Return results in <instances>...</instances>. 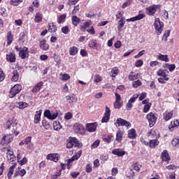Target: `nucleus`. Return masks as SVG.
<instances>
[{"label":"nucleus","instance_id":"1","mask_svg":"<svg viewBox=\"0 0 179 179\" xmlns=\"http://www.w3.org/2000/svg\"><path fill=\"white\" fill-rule=\"evenodd\" d=\"M12 122H13L11 120H8L4 124V128L6 129H11V134H14L15 136H17V135H19V131H16V129H17L16 124L12 125Z\"/></svg>","mask_w":179,"mask_h":179},{"label":"nucleus","instance_id":"2","mask_svg":"<svg viewBox=\"0 0 179 179\" xmlns=\"http://www.w3.org/2000/svg\"><path fill=\"white\" fill-rule=\"evenodd\" d=\"M73 146L74 148H80V146H82V144H80L79 141L75 137L69 138L66 148L71 149V148H73Z\"/></svg>","mask_w":179,"mask_h":179},{"label":"nucleus","instance_id":"3","mask_svg":"<svg viewBox=\"0 0 179 179\" xmlns=\"http://www.w3.org/2000/svg\"><path fill=\"white\" fill-rule=\"evenodd\" d=\"M20 90H22V85L19 84L15 85L10 90L9 97H10V99H13L16 94L20 93Z\"/></svg>","mask_w":179,"mask_h":179},{"label":"nucleus","instance_id":"4","mask_svg":"<svg viewBox=\"0 0 179 179\" xmlns=\"http://www.w3.org/2000/svg\"><path fill=\"white\" fill-rule=\"evenodd\" d=\"M154 27L155 30H157V34H162V31H163V22H160V19L155 18Z\"/></svg>","mask_w":179,"mask_h":179},{"label":"nucleus","instance_id":"5","mask_svg":"<svg viewBox=\"0 0 179 179\" xmlns=\"http://www.w3.org/2000/svg\"><path fill=\"white\" fill-rule=\"evenodd\" d=\"M73 128V131L76 132V134H80L81 135L85 134V127H83V124L80 123H75Z\"/></svg>","mask_w":179,"mask_h":179},{"label":"nucleus","instance_id":"6","mask_svg":"<svg viewBox=\"0 0 179 179\" xmlns=\"http://www.w3.org/2000/svg\"><path fill=\"white\" fill-rule=\"evenodd\" d=\"M12 141H13V136H12V134H8L3 137L1 141V143L3 146H6L7 145H9V143H10Z\"/></svg>","mask_w":179,"mask_h":179},{"label":"nucleus","instance_id":"7","mask_svg":"<svg viewBox=\"0 0 179 179\" xmlns=\"http://www.w3.org/2000/svg\"><path fill=\"white\" fill-rule=\"evenodd\" d=\"M147 120L149 122L150 127H152L155 125V124H156L157 117H156V115H155V113H150L148 115H147Z\"/></svg>","mask_w":179,"mask_h":179},{"label":"nucleus","instance_id":"8","mask_svg":"<svg viewBox=\"0 0 179 179\" xmlns=\"http://www.w3.org/2000/svg\"><path fill=\"white\" fill-rule=\"evenodd\" d=\"M116 124H117L118 127H127V128H131V123L122 118L117 119Z\"/></svg>","mask_w":179,"mask_h":179},{"label":"nucleus","instance_id":"9","mask_svg":"<svg viewBox=\"0 0 179 179\" xmlns=\"http://www.w3.org/2000/svg\"><path fill=\"white\" fill-rule=\"evenodd\" d=\"M157 75L158 76H161L162 78H163V79L164 80H169V71H167L166 69H159L157 72Z\"/></svg>","mask_w":179,"mask_h":179},{"label":"nucleus","instance_id":"10","mask_svg":"<svg viewBox=\"0 0 179 179\" xmlns=\"http://www.w3.org/2000/svg\"><path fill=\"white\" fill-rule=\"evenodd\" d=\"M44 117L48 118V120H55L58 117V113H51L50 110H46L44 112Z\"/></svg>","mask_w":179,"mask_h":179},{"label":"nucleus","instance_id":"11","mask_svg":"<svg viewBox=\"0 0 179 179\" xmlns=\"http://www.w3.org/2000/svg\"><path fill=\"white\" fill-rule=\"evenodd\" d=\"M85 129L88 132H94L97 129V122L87 123L85 126Z\"/></svg>","mask_w":179,"mask_h":179},{"label":"nucleus","instance_id":"12","mask_svg":"<svg viewBox=\"0 0 179 179\" xmlns=\"http://www.w3.org/2000/svg\"><path fill=\"white\" fill-rule=\"evenodd\" d=\"M111 110H110V108H108V106H106V111L104 113V116L102 117L101 122H108Z\"/></svg>","mask_w":179,"mask_h":179},{"label":"nucleus","instance_id":"13","mask_svg":"<svg viewBox=\"0 0 179 179\" xmlns=\"http://www.w3.org/2000/svg\"><path fill=\"white\" fill-rule=\"evenodd\" d=\"M19 57H20L22 59L29 58V49L27 47H24L22 50L19 52Z\"/></svg>","mask_w":179,"mask_h":179},{"label":"nucleus","instance_id":"14","mask_svg":"<svg viewBox=\"0 0 179 179\" xmlns=\"http://www.w3.org/2000/svg\"><path fill=\"white\" fill-rule=\"evenodd\" d=\"M26 176V169L22 168H17L15 169V172L14 173V177L16 178L17 177H24Z\"/></svg>","mask_w":179,"mask_h":179},{"label":"nucleus","instance_id":"15","mask_svg":"<svg viewBox=\"0 0 179 179\" xmlns=\"http://www.w3.org/2000/svg\"><path fill=\"white\" fill-rule=\"evenodd\" d=\"M66 100L68 101V103H69V104H72L78 101V98L76 97V95L72 94L71 95L66 96Z\"/></svg>","mask_w":179,"mask_h":179},{"label":"nucleus","instance_id":"16","mask_svg":"<svg viewBox=\"0 0 179 179\" xmlns=\"http://www.w3.org/2000/svg\"><path fill=\"white\" fill-rule=\"evenodd\" d=\"M39 47L43 51H48L50 45L47 44L45 40L39 41Z\"/></svg>","mask_w":179,"mask_h":179},{"label":"nucleus","instance_id":"17","mask_svg":"<svg viewBox=\"0 0 179 179\" xmlns=\"http://www.w3.org/2000/svg\"><path fill=\"white\" fill-rule=\"evenodd\" d=\"M156 9H157V5L150 6L148 8H147L148 15H150V16H153L155 13H156Z\"/></svg>","mask_w":179,"mask_h":179},{"label":"nucleus","instance_id":"18","mask_svg":"<svg viewBox=\"0 0 179 179\" xmlns=\"http://www.w3.org/2000/svg\"><path fill=\"white\" fill-rule=\"evenodd\" d=\"M6 59L8 62H16V55L14 52H10L6 55Z\"/></svg>","mask_w":179,"mask_h":179},{"label":"nucleus","instance_id":"19","mask_svg":"<svg viewBox=\"0 0 179 179\" xmlns=\"http://www.w3.org/2000/svg\"><path fill=\"white\" fill-rule=\"evenodd\" d=\"M44 85V83L43 82H39L33 88V90H31V92L33 93H38V92H40V90H41V87H43V85Z\"/></svg>","mask_w":179,"mask_h":179},{"label":"nucleus","instance_id":"20","mask_svg":"<svg viewBox=\"0 0 179 179\" xmlns=\"http://www.w3.org/2000/svg\"><path fill=\"white\" fill-rule=\"evenodd\" d=\"M17 80H19V72L17 70H14L11 73V81L17 82Z\"/></svg>","mask_w":179,"mask_h":179},{"label":"nucleus","instance_id":"21","mask_svg":"<svg viewBox=\"0 0 179 179\" xmlns=\"http://www.w3.org/2000/svg\"><path fill=\"white\" fill-rule=\"evenodd\" d=\"M179 125V120H175L173 122H171V124L169 126V131H174V128H177Z\"/></svg>","mask_w":179,"mask_h":179},{"label":"nucleus","instance_id":"22","mask_svg":"<svg viewBox=\"0 0 179 179\" xmlns=\"http://www.w3.org/2000/svg\"><path fill=\"white\" fill-rule=\"evenodd\" d=\"M145 17V15L143 14H139L137 16L133 17L130 19H127V22H136V20H142Z\"/></svg>","mask_w":179,"mask_h":179},{"label":"nucleus","instance_id":"23","mask_svg":"<svg viewBox=\"0 0 179 179\" xmlns=\"http://www.w3.org/2000/svg\"><path fill=\"white\" fill-rule=\"evenodd\" d=\"M47 159L51 160L52 162H58V154H48L47 155Z\"/></svg>","mask_w":179,"mask_h":179},{"label":"nucleus","instance_id":"24","mask_svg":"<svg viewBox=\"0 0 179 179\" xmlns=\"http://www.w3.org/2000/svg\"><path fill=\"white\" fill-rule=\"evenodd\" d=\"M124 24H125V17H122L118 22L117 29L119 32L122 31Z\"/></svg>","mask_w":179,"mask_h":179},{"label":"nucleus","instance_id":"25","mask_svg":"<svg viewBox=\"0 0 179 179\" xmlns=\"http://www.w3.org/2000/svg\"><path fill=\"white\" fill-rule=\"evenodd\" d=\"M113 155H115L116 156H124L125 155V151L121 150V149H113L112 150Z\"/></svg>","mask_w":179,"mask_h":179},{"label":"nucleus","instance_id":"26","mask_svg":"<svg viewBox=\"0 0 179 179\" xmlns=\"http://www.w3.org/2000/svg\"><path fill=\"white\" fill-rule=\"evenodd\" d=\"M157 59L159 61H164V62H169V56L167 55H162V53H159L157 55Z\"/></svg>","mask_w":179,"mask_h":179},{"label":"nucleus","instance_id":"27","mask_svg":"<svg viewBox=\"0 0 179 179\" xmlns=\"http://www.w3.org/2000/svg\"><path fill=\"white\" fill-rule=\"evenodd\" d=\"M162 159L163 162H169L170 161V156H169V152L167 150H164L162 153Z\"/></svg>","mask_w":179,"mask_h":179},{"label":"nucleus","instance_id":"28","mask_svg":"<svg viewBox=\"0 0 179 179\" xmlns=\"http://www.w3.org/2000/svg\"><path fill=\"white\" fill-rule=\"evenodd\" d=\"M158 145H159V141L157 139L152 138V140H150V143H149L150 148H155Z\"/></svg>","mask_w":179,"mask_h":179},{"label":"nucleus","instance_id":"29","mask_svg":"<svg viewBox=\"0 0 179 179\" xmlns=\"http://www.w3.org/2000/svg\"><path fill=\"white\" fill-rule=\"evenodd\" d=\"M59 79L60 80H64V81L69 80V79H71V76H69V74L68 73H61L59 74Z\"/></svg>","mask_w":179,"mask_h":179},{"label":"nucleus","instance_id":"30","mask_svg":"<svg viewBox=\"0 0 179 179\" xmlns=\"http://www.w3.org/2000/svg\"><path fill=\"white\" fill-rule=\"evenodd\" d=\"M25 145H27V148L31 149L33 148V144H31V137L29 136L24 139Z\"/></svg>","mask_w":179,"mask_h":179},{"label":"nucleus","instance_id":"31","mask_svg":"<svg viewBox=\"0 0 179 179\" xmlns=\"http://www.w3.org/2000/svg\"><path fill=\"white\" fill-rule=\"evenodd\" d=\"M42 21H43V14L40 13H36L35 15L34 22L36 23H40Z\"/></svg>","mask_w":179,"mask_h":179},{"label":"nucleus","instance_id":"32","mask_svg":"<svg viewBox=\"0 0 179 179\" xmlns=\"http://www.w3.org/2000/svg\"><path fill=\"white\" fill-rule=\"evenodd\" d=\"M80 153H81L80 151H79L78 154L73 156L71 159H69L67 162L68 166H69V164H71L72 162H75V160H78V159L80 157Z\"/></svg>","mask_w":179,"mask_h":179},{"label":"nucleus","instance_id":"33","mask_svg":"<svg viewBox=\"0 0 179 179\" xmlns=\"http://www.w3.org/2000/svg\"><path fill=\"white\" fill-rule=\"evenodd\" d=\"M128 137L130 139H135V138H136V131H135V129H131L129 131Z\"/></svg>","mask_w":179,"mask_h":179},{"label":"nucleus","instance_id":"34","mask_svg":"<svg viewBox=\"0 0 179 179\" xmlns=\"http://www.w3.org/2000/svg\"><path fill=\"white\" fill-rule=\"evenodd\" d=\"M138 73H135V72H131L129 74V80H135L136 79H138Z\"/></svg>","mask_w":179,"mask_h":179},{"label":"nucleus","instance_id":"35","mask_svg":"<svg viewBox=\"0 0 179 179\" xmlns=\"http://www.w3.org/2000/svg\"><path fill=\"white\" fill-rule=\"evenodd\" d=\"M123 136H124V132L119 130L116 134L117 142H122Z\"/></svg>","mask_w":179,"mask_h":179},{"label":"nucleus","instance_id":"36","mask_svg":"<svg viewBox=\"0 0 179 179\" xmlns=\"http://www.w3.org/2000/svg\"><path fill=\"white\" fill-rule=\"evenodd\" d=\"M103 142H107V143H110L111 141H114V136L111 135L104 136L103 137Z\"/></svg>","mask_w":179,"mask_h":179},{"label":"nucleus","instance_id":"37","mask_svg":"<svg viewBox=\"0 0 179 179\" xmlns=\"http://www.w3.org/2000/svg\"><path fill=\"white\" fill-rule=\"evenodd\" d=\"M42 110H39L38 113L34 116V124H38L41 120Z\"/></svg>","mask_w":179,"mask_h":179},{"label":"nucleus","instance_id":"38","mask_svg":"<svg viewBox=\"0 0 179 179\" xmlns=\"http://www.w3.org/2000/svg\"><path fill=\"white\" fill-rule=\"evenodd\" d=\"M148 136L149 139H156V138H157L156 136V132L153 129L149 130L148 133Z\"/></svg>","mask_w":179,"mask_h":179},{"label":"nucleus","instance_id":"39","mask_svg":"<svg viewBox=\"0 0 179 179\" xmlns=\"http://www.w3.org/2000/svg\"><path fill=\"white\" fill-rule=\"evenodd\" d=\"M173 117V112H165L164 113V120L165 121H169V120H171Z\"/></svg>","mask_w":179,"mask_h":179},{"label":"nucleus","instance_id":"40","mask_svg":"<svg viewBox=\"0 0 179 179\" xmlns=\"http://www.w3.org/2000/svg\"><path fill=\"white\" fill-rule=\"evenodd\" d=\"M71 22L73 26H78V24H79V23L80 22V19H79V17H77L76 15H73L71 17Z\"/></svg>","mask_w":179,"mask_h":179},{"label":"nucleus","instance_id":"41","mask_svg":"<svg viewBox=\"0 0 179 179\" xmlns=\"http://www.w3.org/2000/svg\"><path fill=\"white\" fill-rule=\"evenodd\" d=\"M7 44L8 45H10V44H12V41H13V35H12V33L10 31H8L7 33Z\"/></svg>","mask_w":179,"mask_h":179},{"label":"nucleus","instance_id":"42","mask_svg":"<svg viewBox=\"0 0 179 179\" xmlns=\"http://www.w3.org/2000/svg\"><path fill=\"white\" fill-rule=\"evenodd\" d=\"M78 48L76 46H72L70 48L69 54L70 55H76L78 54Z\"/></svg>","mask_w":179,"mask_h":179},{"label":"nucleus","instance_id":"43","mask_svg":"<svg viewBox=\"0 0 179 179\" xmlns=\"http://www.w3.org/2000/svg\"><path fill=\"white\" fill-rule=\"evenodd\" d=\"M53 128L55 131H59L62 128V126L61 125V123L59 122L55 121L53 122Z\"/></svg>","mask_w":179,"mask_h":179},{"label":"nucleus","instance_id":"44","mask_svg":"<svg viewBox=\"0 0 179 179\" xmlns=\"http://www.w3.org/2000/svg\"><path fill=\"white\" fill-rule=\"evenodd\" d=\"M17 106L19 108L23 109V108H26L27 107H28L29 104L26 102L21 101L20 103H17Z\"/></svg>","mask_w":179,"mask_h":179},{"label":"nucleus","instance_id":"45","mask_svg":"<svg viewBox=\"0 0 179 179\" xmlns=\"http://www.w3.org/2000/svg\"><path fill=\"white\" fill-rule=\"evenodd\" d=\"M48 30L50 33H55L57 31V27L54 25V23H50Z\"/></svg>","mask_w":179,"mask_h":179},{"label":"nucleus","instance_id":"46","mask_svg":"<svg viewBox=\"0 0 179 179\" xmlns=\"http://www.w3.org/2000/svg\"><path fill=\"white\" fill-rule=\"evenodd\" d=\"M132 86L134 88L139 87V86H142V82H141V80H139L134 81L132 83Z\"/></svg>","mask_w":179,"mask_h":179},{"label":"nucleus","instance_id":"47","mask_svg":"<svg viewBox=\"0 0 179 179\" xmlns=\"http://www.w3.org/2000/svg\"><path fill=\"white\" fill-rule=\"evenodd\" d=\"M133 169L136 171H140L141 169H142V165L139 163H136L133 165Z\"/></svg>","mask_w":179,"mask_h":179},{"label":"nucleus","instance_id":"48","mask_svg":"<svg viewBox=\"0 0 179 179\" xmlns=\"http://www.w3.org/2000/svg\"><path fill=\"white\" fill-rule=\"evenodd\" d=\"M65 19H66V15H60L59 19H58L59 24H61V23H64V22H65Z\"/></svg>","mask_w":179,"mask_h":179},{"label":"nucleus","instance_id":"49","mask_svg":"<svg viewBox=\"0 0 179 179\" xmlns=\"http://www.w3.org/2000/svg\"><path fill=\"white\" fill-rule=\"evenodd\" d=\"M111 73H113L112 78H115V76L118 75V68L117 67L113 68L111 71Z\"/></svg>","mask_w":179,"mask_h":179},{"label":"nucleus","instance_id":"50","mask_svg":"<svg viewBox=\"0 0 179 179\" xmlns=\"http://www.w3.org/2000/svg\"><path fill=\"white\" fill-rule=\"evenodd\" d=\"M121 107H122V103H121V101H115L114 103V108H121Z\"/></svg>","mask_w":179,"mask_h":179},{"label":"nucleus","instance_id":"51","mask_svg":"<svg viewBox=\"0 0 179 179\" xmlns=\"http://www.w3.org/2000/svg\"><path fill=\"white\" fill-rule=\"evenodd\" d=\"M16 166H17V164L15 163V164H13V166H10V168L8 169V173L13 174V173L15 171V169H16Z\"/></svg>","mask_w":179,"mask_h":179},{"label":"nucleus","instance_id":"52","mask_svg":"<svg viewBox=\"0 0 179 179\" xmlns=\"http://www.w3.org/2000/svg\"><path fill=\"white\" fill-rule=\"evenodd\" d=\"M150 107H152V103H150L145 105L144 108H143V113H148V111H149V110H150Z\"/></svg>","mask_w":179,"mask_h":179},{"label":"nucleus","instance_id":"53","mask_svg":"<svg viewBox=\"0 0 179 179\" xmlns=\"http://www.w3.org/2000/svg\"><path fill=\"white\" fill-rule=\"evenodd\" d=\"M89 47L90 48H94L95 47L97 46V42L94 41H90L89 42V44H88Z\"/></svg>","mask_w":179,"mask_h":179},{"label":"nucleus","instance_id":"54","mask_svg":"<svg viewBox=\"0 0 179 179\" xmlns=\"http://www.w3.org/2000/svg\"><path fill=\"white\" fill-rule=\"evenodd\" d=\"M10 3V5H14L15 6H17L19 3H22V0H11Z\"/></svg>","mask_w":179,"mask_h":179},{"label":"nucleus","instance_id":"55","mask_svg":"<svg viewBox=\"0 0 179 179\" xmlns=\"http://www.w3.org/2000/svg\"><path fill=\"white\" fill-rule=\"evenodd\" d=\"M138 97H139V94H134V96L129 100V101H130V103H135V101L136 100V99H138Z\"/></svg>","mask_w":179,"mask_h":179},{"label":"nucleus","instance_id":"56","mask_svg":"<svg viewBox=\"0 0 179 179\" xmlns=\"http://www.w3.org/2000/svg\"><path fill=\"white\" fill-rule=\"evenodd\" d=\"M94 82L96 83H99V82H101L102 79H101V76L100 75H96L94 78Z\"/></svg>","mask_w":179,"mask_h":179},{"label":"nucleus","instance_id":"57","mask_svg":"<svg viewBox=\"0 0 179 179\" xmlns=\"http://www.w3.org/2000/svg\"><path fill=\"white\" fill-rule=\"evenodd\" d=\"M20 166H23L24 164H26V163H27V158L24 157L22 159L20 160L18 162Z\"/></svg>","mask_w":179,"mask_h":179},{"label":"nucleus","instance_id":"58","mask_svg":"<svg viewBox=\"0 0 179 179\" xmlns=\"http://www.w3.org/2000/svg\"><path fill=\"white\" fill-rule=\"evenodd\" d=\"M42 124H43V127H44L45 129H50V123H48L47 121L43 120L42 122Z\"/></svg>","mask_w":179,"mask_h":179},{"label":"nucleus","instance_id":"59","mask_svg":"<svg viewBox=\"0 0 179 179\" xmlns=\"http://www.w3.org/2000/svg\"><path fill=\"white\" fill-rule=\"evenodd\" d=\"M129 5H131V0H127L122 4V7L123 8V9H125V8H128Z\"/></svg>","mask_w":179,"mask_h":179},{"label":"nucleus","instance_id":"60","mask_svg":"<svg viewBox=\"0 0 179 179\" xmlns=\"http://www.w3.org/2000/svg\"><path fill=\"white\" fill-rule=\"evenodd\" d=\"M5 79V73H3V71H2V69H0V82L3 81Z\"/></svg>","mask_w":179,"mask_h":179},{"label":"nucleus","instance_id":"61","mask_svg":"<svg viewBox=\"0 0 179 179\" xmlns=\"http://www.w3.org/2000/svg\"><path fill=\"white\" fill-rule=\"evenodd\" d=\"M172 145H173L174 147L177 146V145H178L179 143V139L177 138H175L172 140Z\"/></svg>","mask_w":179,"mask_h":179},{"label":"nucleus","instance_id":"62","mask_svg":"<svg viewBox=\"0 0 179 179\" xmlns=\"http://www.w3.org/2000/svg\"><path fill=\"white\" fill-rule=\"evenodd\" d=\"M142 65H143V61L138 60L137 62H136L135 66H136L137 68H140V66H142Z\"/></svg>","mask_w":179,"mask_h":179},{"label":"nucleus","instance_id":"63","mask_svg":"<svg viewBox=\"0 0 179 179\" xmlns=\"http://www.w3.org/2000/svg\"><path fill=\"white\" fill-rule=\"evenodd\" d=\"M169 36H170V30L166 31L163 36V38H164L165 41H167V37H169Z\"/></svg>","mask_w":179,"mask_h":179},{"label":"nucleus","instance_id":"64","mask_svg":"<svg viewBox=\"0 0 179 179\" xmlns=\"http://www.w3.org/2000/svg\"><path fill=\"white\" fill-rule=\"evenodd\" d=\"M168 179H176V174L174 173H169L166 176Z\"/></svg>","mask_w":179,"mask_h":179}]
</instances>
